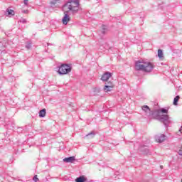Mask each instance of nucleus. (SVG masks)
I'll return each instance as SVG.
<instances>
[{"mask_svg":"<svg viewBox=\"0 0 182 182\" xmlns=\"http://www.w3.org/2000/svg\"><path fill=\"white\" fill-rule=\"evenodd\" d=\"M135 69L150 73L154 69V64L145 60H139L135 63Z\"/></svg>","mask_w":182,"mask_h":182,"instance_id":"obj_1","label":"nucleus"},{"mask_svg":"<svg viewBox=\"0 0 182 182\" xmlns=\"http://www.w3.org/2000/svg\"><path fill=\"white\" fill-rule=\"evenodd\" d=\"M80 8V3L79 0H68L65 4L63 6V9L66 12H70L73 15L79 12Z\"/></svg>","mask_w":182,"mask_h":182,"instance_id":"obj_2","label":"nucleus"},{"mask_svg":"<svg viewBox=\"0 0 182 182\" xmlns=\"http://www.w3.org/2000/svg\"><path fill=\"white\" fill-rule=\"evenodd\" d=\"M59 75H68L72 72V67L68 64H62L58 68Z\"/></svg>","mask_w":182,"mask_h":182,"instance_id":"obj_3","label":"nucleus"},{"mask_svg":"<svg viewBox=\"0 0 182 182\" xmlns=\"http://www.w3.org/2000/svg\"><path fill=\"white\" fill-rule=\"evenodd\" d=\"M141 109L144 112V115L147 117H150L151 116H153L154 114L151 109H150V107H149V106L147 105L142 106Z\"/></svg>","mask_w":182,"mask_h":182,"instance_id":"obj_4","label":"nucleus"},{"mask_svg":"<svg viewBox=\"0 0 182 182\" xmlns=\"http://www.w3.org/2000/svg\"><path fill=\"white\" fill-rule=\"evenodd\" d=\"M159 120L160 122H162L166 127L170 124V117H168V115L161 116Z\"/></svg>","mask_w":182,"mask_h":182,"instance_id":"obj_5","label":"nucleus"},{"mask_svg":"<svg viewBox=\"0 0 182 182\" xmlns=\"http://www.w3.org/2000/svg\"><path fill=\"white\" fill-rule=\"evenodd\" d=\"M69 14V12L65 11V10L64 16L62 19L63 25H68V23H69V21H70V16H69V14Z\"/></svg>","mask_w":182,"mask_h":182,"instance_id":"obj_6","label":"nucleus"},{"mask_svg":"<svg viewBox=\"0 0 182 182\" xmlns=\"http://www.w3.org/2000/svg\"><path fill=\"white\" fill-rule=\"evenodd\" d=\"M167 136L165 134H161L155 136L156 141L158 143H163L165 140H166Z\"/></svg>","mask_w":182,"mask_h":182,"instance_id":"obj_7","label":"nucleus"},{"mask_svg":"<svg viewBox=\"0 0 182 182\" xmlns=\"http://www.w3.org/2000/svg\"><path fill=\"white\" fill-rule=\"evenodd\" d=\"M110 77H112V73L109 72H106L102 75L101 80L102 82H107V80H109Z\"/></svg>","mask_w":182,"mask_h":182,"instance_id":"obj_8","label":"nucleus"},{"mask_svg":"<svg viewBox=\"0 0 182 182\" xmlns=\"http://www.w3.org/2000/svg\"><path fill=\"white\" fill-rule=\"evenodd\" d=\"M86 181H87V178H86V176H79L75 179V182H86Z\"/></svg>","mask_w":182,"mask_h":182,"instance_id":"obj_9","label":"nucleus"},{"mask_svg":"<svg viewBox=\"0 0 182 182\" xmlns=\"http://www.w3.org/2000/svg\"><path fill=\"white\" fill-rule=\"evenodd\" d=\"M75 156H70L68 158H65L63 159V161L65 163H73V161H75Z\"/></svg>","mask_w":182,"mask_h":182,"instance_id":"obj_10","label":"nucleus"},{"mask_svg":"<svg viewBox=\"0 0 182 182\" xmlns=\"http://www.w3.org/2000/svg\"><path fill=\"white\" fill-rule=\"evenodd\" d=\"M6 15H7L8 16H14V15H15V11L12 9H7L6 11Z\"/></svg>","mask_w":182,"mask_h":182,"instance_id":"obj_11","label":"nucleus"},{"mask_svg":"<svg viewBox=\"0 0 182 182\" xmlns=\"http://www.w3.org/2000/svg\"><path fill=\"white\" fill-rule=\"evenodd\" d=\"M113 90V86L112 85H105L104 87V92H112Z\"/></svg>","mask_w":182,"mask_h":182,"instance_id":"obj_12","label":"nucleus"},{"mask_svg":"<svg viewBox=\"0 0 182 182\" xmlns=\"http://www.w3.org/2000/svg\"><path fill=\"white\" fill-rule=\"evenodd\" d=\"M46 116V109H43L39 112V117H45Z\"/></svg>","mask_w":182,"mask_h":182,"instance_id":"obj_13","label":"nucleus"},{"mask_svg":"<svg viewBox=\"0 0 182 182\" xmlns=\"http://www.w3.org/2000/svg\"><path fill=\"white\" fill-rule=\"evenodd\" d=\"M158 57L159 58V59H164V54L163 53V50L161 49L158 50Z\"/></svg>","mask_w":182,"mask_h":182,"instance_id":"obj_14","label":"nucleus"},{"mask_svg":"<svg viewBox=\"0 0 182 182\" xmlns=\"http://www.w3.org/2000/svg\"><path fill=\"white\" fill-rule=\"evenodd\" d=\"M168 113V109L161 108L157 110V113Z\"/></svg>","mask_w":182,"mask_h":182,"instance_id":"obj_15","label":"nucleus"},{"mask_svg":"<svg viewBox=\"0 0 182 182\" xmlns=\"http://www.w3.org/2000/svg\"><path fill=\"white\" fill-rule=\"evenodd\" d=\"M95 132H91L90 133L87 134L85 137H88V139H93V137H95Z\"/></svg>","mask_w":182,"mask_h":182,"instance_id":"obj_16","label":"nucleus"},{"mask_svg":"<svg viewBox=\"0 0 182 182\" xmlns=\"http://www.w3.org/2000/svg\"><path fill=\"white\" fill-rule=\"evenodd\" d=\"M178 100H180V96L177 95V96L173 99V105H174V106H177V103L178 102Z\"/></svg>","mask_w":182,"mask_h":182,"instance_id":"obj_17","label":"nucleus"},{"mask_svg":"<svg viewBox=\"0 0 182 182\" xmlns=\"http://www.w3.org/2000/svg\"><path fill=\"white\" fill-rule=\"evenodd\" d=\"M107 31V26L102 25V33L105 35L106 33V31Z\"/></svg>","mask_w":182,"mask_h":182,"instance_id":"obj_18","label":"nucleus"},{"mask_svg":"<svg viewBox=\"0 0 182 182\" xmlns=\"http://www.w3.org/2000/svg\"><path fill=\"white\" fill-rule=\"evenodd\" d=\"M93 92H95L94 95H97L100 92L99 88H94Z\"/></svg>","mask_w":182,"mask_h":182,"instance_id":"obj_19","label":"nucleus"},{"mask_svg":"<svg viewBox=\"0 0 182 182\" xmlns=\"http://www.w3.org/2000/svg\"><path fill=\"white\" fill-rule=\"evenodd\" d=\"M26 49H31V48H32V43H28L26 45Z\"/></svg>","mask_w":182,"mask_h":182,"instance_id":"obj_20","label":"nucleus"},{"mask_svg":"<svg viewBox=\"0 0 182 182\" xmlns=\"http://www.w3.org/2000/svg\"><path fill=\"white\" fill-rule=\"evenodd\" d=\"M33 181L38 182L39 181V178H38V175H35L33 178Z\"/></svg>","mask_w":182,"mask_h":182,"instance_id":"obj_21","label":"nucleus"},{"mask_svg":"<svg viewBox=\"0 0 182 182\" xmlns=\"http://www.w3.org/2000/svg\"><path fill=\"white\" fill-rule=\"evenodd\" d=\"M105 86H113V87H114V85H113V82H112L111 81L105 83Z\"/></svg>","mask_w":182,"mask_h":182,"instance_id":"obj_22","label":"nucleus"},{"mask_svg":"<svg viewBox=\"0 0 182 182\" xmlns=\"http://www.w3.org/2000/svg\"><path fill=\"white\" fill-rule=\"evenodd\" d=\"M58 0H52L50 1L51 5H56Z\"/></svg>","mask_w":182,"mask_h":182,"instance_id":"obj_23","label":"nucleus"},{"mask_svg":"<svg viewBox=\"0 0 182 182\" xmlns=\"http://www.w3.org/2000/svg\"><path fill=\"white\" fill-rule=\"evenodd\" d=\"M20 22H21V23H26V19L21 18V19H20Z\"/></svg>","mask_w":182,"mask_h":182,"instance_id":"obj_24","label":"nucleus"},{"mask_svg":"<svg viewBox=\"0 0 182 182\" xmlns=\"http://www.w3.org/2000/svg\"><path fill=\"white\" fill-rule=\"evenodd\" d=\"M29 0H23L25 6H28V2Z\"/></svg>","mask_w":182,"mask_h":182,"instance_id":"obj_25","label":"nucleus"},{"mask_svg":"<svg viewBox=\"0 0 182 182\" xmlns=\"http://www.w3.org/2000/svg\"><path fill=\"white\" fill-rule=\"evenodd\" d=\"M22 14H28L29 13V11L28 10H22Z\"/></svg>","mask_w":182,"mask_h":182,"instance_id":"obj_26","label":"nucleus"},{"mask_svg":"<svg viewBox=\"0 0 182 182\" xmlns=\"http://www.w3.org/2000/svg\"><path fill=\"white\" fill-rule=\"evenodd\" d=\"M180 133H182V126L181 127L180 129H179Z\"/></svg>","mask_w":182,"mask_h":182,"instance_id":"obj_27","label":"nucleus"},{"mask_svg":"<svg viewBox=\"0 0 182 182\" xmlns=\"http://www.w3.org/2000/svg\"><path fill=\"white\" fill-rule=\"evenodd\" d=\"M50 44V43H47V46H49Z\"/></svg>","mask_w":182,"mask_h":182,"instance_id":"obj_28","label":"nucleus"},{"mask_svg":"<svg viewBox=\"0 0 182 182\" xmlns=\"http://www.w3.org/2000/svg\"><path fill=\"white\" fill-rule=\"evenodd\" d=\"M181 182H182V179H181Z\"/></svg>","mask_w":182,"mask_h":182,"instance_id":"obj_29","label":"nucleus"}]
</instances>
